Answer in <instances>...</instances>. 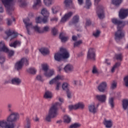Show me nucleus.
I'll list each match as a JSON object with an SVG mask.
<instances>
[{"instance_id":"1","label":"nucleus","mask_w":128,"mask_h":128,"mask_svg":"<svg viewBox=\"0 0 128 128\" xmlns=\"http://www.w3.org/2000/svg\"><path fill=\"white\" fill-rule=\"evenodd\" d=\"M20 118V115L16 112H12L8 118L7 122L6 120H0V128H14L16 122Z\"/></svg>"},{"instance_id":"2","label":"nucleus","mask_w":128,"mask_h":128,"mask_svg":"<svg viewBox=\"0 0 128 128\" xmlns=\"http://www.w3.org/2000/svg\"><path fill=\"white\" fill-rule=\"evenodd\" d=\"M112 24L117 26L118 30L115 32V40L117 42H120L122 38H124V32L122 30V28L126 26V22L122 21L118 18H112Z\"/></svg>"},{"instance_id":"3","label":"nucleus","mask_w":128,"mask_h":128,"mask_svg":"<svg viewBox=\"0 0 128 128\" xmlns=\"http://www.w3.org/2000/svg\"><path fill=\"white\" fill-rule=\"evenodd\" d=\"M23 22L25 24L28 34H31V28H33L34 32H38V34H42V31H40V28L38 26H32V22H30V18H26L23 20Z\"/></svg>"},{"instance_id":"4","label":"nucleus","mask_w":128,"mask_h":128,"mask_svg":"<svg viewBox=\"0 0 128 128\" xmlns=\"http://www.w3.org/2000/svg\"><path fill=\"white\" fill-rule=\"evenodd\" d=\"M24 64H25L26 66H28V59L26 58H22L20 60L17 62L15 64V69L16 70H22V66H24Z\"/></svg>"},{"instance_id":"5","label":"nucleus","mask_w":128,"mask_h":128,"mask_svg":"<svg viewBox=\"0 0 128 128\" xmlns=\"http://www.w3.org/2000/svg\"><path fill=\"white\" fill-rule=\"evenodd\" d=\"M62 106V104H60L58 102L54 103L49 110V114L50 116H56L58 115V106Z\"/></svg>"},{"instance_id":"6","label":"nucleus","mask_w":128,"mask_h":128,"mask_svg":"<svg viewBox=\"0 0 128 128\" xmlns=\"http://www.w3.org/2000/svg\"><path fill=\"white\" fill-rule=\"evenodd\" d=\"M87 59L92 62L96 60V50L94 48H90L87 54Z\"/></svg>"},{"instance_id":"7","label":"nucleus","mask_w":128,"mask_h":128,"mask_svg":"<svg viewBox=\"0 0 128 128\" xmlns=\"http://www.w3.org/2000/svg\"><path fill=\"white\" fill-rule=\"evenodd\" d=\"M5 8L7 9V12H8V14H12V12H10V8H12V2L14 0H1Z\"/></svg>"},{"instance_id":"8","label":"nucleus","mask_w":128,"mask_h":128,"mask_svg":"<svg viewBox=\"0 0 128 128\" xmlns=\"http://www.w3.org/2000/svg\"><path fill=\"white\" fill-rule=\"evenodd\" d=\"M96 14L100 20H102L104 18V6L99 5L96 8Z\"/></svg>"},{"instance_id":"9","label":"nucleus","mask_w":128,"mask_h":128,"mask_svg":"<svg viewBox=\"0 0 128 128\" xmlns=\"http://www.w3.org/2000/svg\"><path fill=\"white\" fill-rule=\"evenodd\" d=\"M128 16V8H121L119 12V18L120 20H124Z\"/></svg>"},{"instance_id":"10","label":"nucleus","mask_w":128,"mask_h":128,"mask_svg":"<svg viewBox=\"0 0 128 128\" xmlns=\"http://www.w3.org/2000/svg\"><path fill=\"white\" fill-rule=\"evenodd\" d=\"M108 88V84L106 82H101L98 86L97 88L100 92H104Z\"/></svg>"},{"instance_id":"11","label":"nucleus","mask_w":128,"mask_h":128,"mask_svg":"<svg viewBox=\"0 0 128 128\" xmlns=\"http://www.w3.org/2000/svg\"><path fill=\"white\" fill-rule=\"evenodd\" d=\"M72 14H74V12H70L64 14V17H62L61 19V22H66L68 20H70L72 16Z\"/></svg>"},{"instance_id":"12","label":"nucleus","mask_w":128,"mask_h":128,"mask_svg":"<svg viewBox=\"0 0 128 128\" xmlns=\"http://www.w3.org/2000/svg\"><path fill=\"white\" fill-rule=\"evenodd\" d=\"M60 52H62V54H61L62 56V58H64V60H66V58H70V53H68V52L66 49H64V48H60Z\"/></svg>"},{"instance_id":"13","label":"nucleus","mask_w":128,"mask_h":128,"mask_svg":"<svg viewBox=\"0 0 128 128\" xmlns=\"http://www.w3.org/2000/svg\"><path fill=\"white\" fill-rule=\"evenodd\" d=\"M6 34L8 36H10V40H13V38H16V36H18V32H16L15 31H12L9 30L6 32Z\"/></svg>"},{"instance_id":"14","label":"nucleus","mask_w":128,"mask_h":128,"mask_svg":"<svg viewBox=\"0 0 128 128\" xmlns=\"http://www.w3.org/2000/svg\"><path fill=\"white\" fill-rule=\"evenodd\" d=\"M96 98L100 102H104L106 100V94L96 95Z\"/></svg>"},{"instance_id":"15","label":"nucleus","mask_w":128,"mask_h":128,"mask_svg":"<svg viewBox=\"0 0 128 128\" xmlns=\"http://www.w3.org/2000/svg\"><path fill=\"white\" fill-rule=\"evenodd\" d=\"M62 77L58 75L56 76L54 78L52 79L50 81L49 84H56L58 82H60V80H61Z\"/></svg>"},{"instance_id":"16","label":"nucleus","mask_w":128,"mask_h":128,"mask_svg":"<svg viewBox=\"0 0 128 128\" xmlns=\"http://www.w3.org/2000/svg\"><path fill=\"white\" fill-rule=\"evenodd\" d=\"M64 70L68 74V72H72L74 70V66L70 64H68L64 66Z\"/></svg>"},{"instance_id":"17","label":"nucleus","mask_w":128,"mask_h":128,"mask_svg":"<svg viewBox=\"0 0 128 128\" xmlns=\"http://www.w3.org/2000/svg\"><path fill=\"white\" fill-rule=\"evenodd\" d=\"M44 74L46 78H52L54 74V70L52 69L49 70L47 72H44Z\"/></svg>"},{"instance_id":"18","label":"nucleus","mask_w":128,"mask_h":128,"mask_svg":"<svg viewBox=\"0 0 128 128\" xmlns=\"http://www.w3.org/2000/svg\"><path fill=\"white\" fill-rule=\"evenodd\" d=\"M80 22V16L78 15H76L74 16L72 22L69 23L70 26H72V24H78Z\"/></svg>"},{"instance_id":"19","label":"nucleus","mask_w":128,"mask_h":128,"mask_svg":"<svg viewBox=\"0 0 128 128\" xmlns=\"http://www.w3.org/2000/svg\"><path fill=\"white\" fill-rule=\"evenodd\" d=\"M12 84L16 86H20L22 83V80L18 78H14L12 80Z\"/></svg>"},{"instance_id":"20","label":"nucleus","mask_w":128,"mask_h":128,"mask_svg":"<svg viewBox=\"0 0 128 128\" xmlns=\"http://www.w3.org/2000/svg\"><path fill=\"white\" fill-rule=\"evenodd\" d=\"M88 108L90 112H92V114H96V112L97 109L94 104H90Z\"/></svg>"},{"instance_id":"21","label":"nucleus","mask_w":128,"mask_h":128,"mask_svg":"<svg viewBox=\"0 0 128 128\" xmlns=\"http://www.w3.org/2000/svg\"><path fill=\"white\" fill-rule=\"evenodd\" d=\"M66 34L64 32H61L60 34V38L62 42H66L68 40V37L65 36Z\"/></svg>"},{"instance_id":"22","label":"nucleus","mask_w":128,"mask_h":128,"mask_svg":"<svg viewBox=\"0 0 128 128\" xmlns=\"http://www.w3.org/2000/svg\"><path fill=\"white\" fill-rule=\"evenodd\" d=\"M40 52L43 54V56H44L46 54H50V50H48V48L43 47L40 49Z\"/></svg>"},{"instance_id":"23","label":"nucleus","mask_w":128,"mask_h":128,"mask_svg":"<svg viewBox=\"0 0 128 128\" xmlns=\"http://www.w3.org/2000/svg\"><path fill=\"white\" fill-rule=\"evenodd\" d=\"M104 124L107 128H110L112 126V124L111 120H108L106 118L104 119Z\"/></svg>"},{"instance_id":"24","label":"nucleus","mask_w":128,"mask_h":128,"mask_svg":"<svg viewBox=\"0 0 128 128\" xmlns=\"http://www.w3.org/2000/svg\"><path fill=\"white\" fill-rule=\"evenodd\" d=\"M54 60L57 62H60V60L62 59V54L60 52L56 53L54 56Z\"/></svg>"},{"instance_id":"25","label":"nucleus","mask_w":128,"mask_h":128,"mask_svg":"<svg viewBox=\"0 0 128 128\" xmlns=\"http://www.w3.org/2000/svg\"><path fill=\"white\" fill-rule=\"evenodd\" d=\"M40 2H42L40 0H36V2H34L33 5L34 10H38V8H40Z\"/></svg>"},{"instance_id":"26","label":"nucleus","mask_w":128,"mask_h":128,"mask_svg":"<svg viewBox=\"0 0 128 128\" xmlns=\"http://www.w3.org/2000/svg\"><path fill=\"white\" fill-rule=\"evenodd\" d=\"M64 122H66V124H70V122H72V118H70V116L66 114L64 116Z\"/></svg>"},{"instance_id":"27","label":"nucleus","mask_w":128,"mask_h":128,"mask_svg":"<svg viewBox=\"0 0 128 128\" xmlns=\"http://www.w3.org/2000/svg\"><path fill=\"white\" fill-rule=\"evenodd\" d=\"M45 98H52V93L50 91H46L44 95Z\"/></svg>"},{"instance_id":"28","label":"nucleus","mask_w":128,"mask_h":128,"mask_svg":"<svg viewBox=\"0 0 128 128\" xmlns=\"http://www.w3.org/2000/svg\"><path fill=\"white\" fill-rule=\"evenodd\" d=\"M76 110H84V104L82 102H78L76 104Z\"/></svg>"},{"instance_id":"29","label":"nucleus","mask_w":128,"mask_h":128,"mask_svg":"<svg viewBox=\"0 0 128 128\" xmlns=\"http://www.w3.org/2000/svg\"><path fill=\"white\" fill-rule=\"evenodd\" d=\"M42 68L44 72H46L49 70L50 66L47 64H42Z\"/></svg>"},{"instance_id":"30","label":"nucleus","mask_w":128,"mask_h":128,"mask_svg":"<svg viewBox=\"0 0 128 128\" xmlns=\"http://www.w3.org/2000/svg\"><path fill=\"white\" fill-rule=\"evenodd\" d=\"M64 4L66 8H70V6L72 4V0H65Z\"/></svg>"},{"instance_id":"31","label":"nucleus","mask_w":128,"mask_h":128,"mask_svg":"<svg viewBox=\"0 0 128 128\" xmlns=\"http://www.w3.org/2000/svg\"><path fill=\"white\" fill-rule=\"evenodd\" d=\"M52 12L54 14L58 12L60 10V8L59 6L53 7L52 8Z\"/></svg>"},{"instance_id":"32","label":"nucleus","mask_w":128,"mask_h":128,"mask_svg":"<svg viewBox=\"0 0 128 128\" xmlns=\"http://www.w3.org/2000/svg\"><path fill=\"white\" fill-rule=\"evenodd\" d=\"M10 46L11 48H16L17 46H20V42L18 40L14 41L13 43L10 44Z\"/></svg>"},{"instance_id":"33","label":"nucleus","mask_w":128,"mask_h":128,"mask_svg":"<svg viewBox=\"0 0 128 128\" xmlns=\"http://www.w3.org/2000/svg\"><path fill=\"white\" fill-rule=\"evenodd\" d=\"M41 14L44 16H48L50 14L46 8L42 9Z\"/></svg>"},{"instance_id":"34","label":"nucleus","mask_w":128,"mask_h":128,"mask_svg":"<svg viewBox=\"0 0 128 128\" xmlns=\"http://www.w3.org/2000/svg\"><path fill=\"white\" fill-rule=\"evenodd\" d=\"M68 86H70V84L67 82H64L62 84V88L66 92L69 90Z\"/></svg>"},{"instance_id":"35","label":"nucleus","mask_w":128,"mask_h":128,"mask_svg":"<svg viewBox=\"0 0 128 128\" xmlns=\"http://www.w3.org/2000/svg\"><path fill=\"white\" fill-rule=\"evenodd\" d=\"M27 72L29 74H36V70L34 68H29L28 69H27Z\"/></svg>"},{"instance_id":"36","label":"nucleus","mask_w":128,"mask_h":128,"mask_svg":"<svg viewBox=\"0 0 128 128\" xmlns=\"http://www.w3.org/2000/svg\"><path fill=\"white\" fill-rule=\"evenodd\" d=\"M122 2V0H112V3L114 6H118Z\"/></svg>"},{"instance_id":"37","label":"nucleus","mask_w":128,"mask_h":128,"mask_svg":"<svg viewBox=\"0 0 128 128\" xmlns=\"http://www.w3.org/2000/svg\"><path fill=\"white\" fill-rule=\"evenodd\" d=\"M128 100H124L122 101V107L124 110H126L128 108Z\"/></svg>"},{"instance_id":"38","label":"nucleus","mask_w":128,"mask_h":128,"mask_svg":"<svg viewBox=\"0 0 128 128\" xmlns=\"http://www.w3.org/2000/svg\"><path fill=\"white\" fill-rule=\"evenodd\" d=\"M114 98H109L108 100V102L109 104H110L111 108H114Z\"/></svg>"},{"instance_id":"39","label":"nucleus","mask_w":128,"mask_h":128,"mask_svg":"<svg viewBox=\"0 0 128 128\" xmlns=\"http://www.w3.org/2000/svg\"><path fill=\"white\" fill-rule=\"evenodd\" d=\"M26 128H30V119L28 118H26V124L25 125Z\"/></svg>"},{"instance_id":"40","label":"nucleus","mask_w":128,"mask_h":128,"mask_svg":"<svg viewBox=\"0 0 128 128\" xmlns=\"http://www.w3.org/2000/svg\"><path fill=\"white\" fill-rule=\"evenodd\" d=\"M82 44V40H79L78 41H77L75 42L74 44V48H78Z\"/></svg>"},{"instance_id":"41","label":"nucleus","mask_w":128,"mask_h":128,"mask_svg":"<svg viewBox=\"0 0 128 128\" xmlns=\"http://www.w3.org/2000/svg\"><path fill=\"white\" fill-rule=\"evenodd\" d=\"M18 2H19L20 6L22 8H24L26 6V1L24 0H18Z\"/></svg>"},{"instance_id":"42","label":"nucleus","mask_w":128,"mask_h":128,"mask_svg":"<svg viewBox=\"0 0 128 128\" xmlns=\"http://www.w3.org/2000/svg\"><path fill=\"white\" fill-rule=\"evenodd\" d=\"M44 2L46 6H50L52 4V0H44Z\"/></svg>"},{"instance_id":"43","label":"nucleus","mask_w":128,"mask_h":128,"mask_svg":"<svg viewBox=\"0 0 128 128\" xmlns=\"http://www.w3.org/2000/svg\"><path fill=\"white\" fill-rule=\"evenodd\" d=\"M90 6H92V2H90V0H86L85 8L88 9Z\"/></svg>"},{"instance_id":"44","label":"nucleus","mask_w":128,"mask_h":128,"mask_svg":"<svg viewBox=\"0 0 128 128\" xmlns=\"http://www.w3.org/2000/svg\"><path fill=\"white\" fill-rule=\"evenodd\" d=\"M80 127V124L78 123H75L72 124L70 126V128H78Z\"/></svg>"},{"instance_id":"45","label":"nucleus","mask_w":128,"mask_h":128,"mask_svg":"<svg viewBox=\"0 0 128 128\" xmlns=\"http://www.w3.org/2000/svg\"><path fill=\"white\" fill-rule=\"evenodd\" d=\"M55 118V117L52 115H50V114L48 113V116H46V122H52V120H51L52 118Z\"/></svg>"},{"instance_id":"46","label":"nucleus","mask_w":128,"mask_h":128,"mask_svg":"<svg viewBox=\"0 0 128 128\" xmlns=\"http://www.w3.org/2000/svg\"><path fill=\"white\" fill-rule=\"evenodd\" d=\"M10 49H8V48L6 45L3 46L2 48H0V52H6L7 53L8 52V50Z\"/></svg>"},{"instance_id":"47","label":"nucleus","mask_w":128,"mask_h":128,"mask_svg":"<svg viewBox=\"0 0 128 128\" xmlns=\"http://www.w3.org/2000/svg\"><path fill=\"white\" fill-rule=\"evenodd\" d=\"M7 54H8V56L9 58H12V56H14V51L9 50L7 52Z\"/></svg>"},{"instance_id":"48","label":"nucleus","mask_w":128,"mask_h":128,"mask_svg":"<svg viewBox=\"0 0 128 128\" xmlns=\"http://www.w3.org/2000/svg\"><path fill=\"white\" fill-rule=\"evenodd\" d=\"M117 83L116 80H114L111 84V88L112 90H114V88H116Z\"/></svg>"},{"instance_id":"49","label":"nucleus","mask_w":128,"mask_h":128,"mask_svg":"<svg viewBox=\"0 0 128 128\" xmlns=\"http://www.w3.org/2000/svg\"><path fill=\"white\" fill-rule=\"evenodd\" d=\"M100 34V30H96V32H93V36L95 38H98Z\"/></svg>"},{"instance_id":"50","label":"nucleus","mask_w":128,"mask_h":128,"mask_svg":"<svg viewBox=\"0 0 128 128\" xmlns=\"http://www.w3.org/2000/svg\"><path fill=\"white\" fill-rule=\"evenodd\" d=\"M6 60V58L2 54H0V64H2Z\"/></svg>"},{"instance_id":"51","label":"nucleus","mask_w":128,"mask_h":128,"mask_svg":"<svg viewBox=\"0 0 128 128\" xmlns=\"http://www.w3.org/2000/svg\"><path fill=\"white\" fill-rule=\"evenodd\" d=\"M116 59L118 60H122V54H118L116 55Z\"/></svg>"},{"instance_id":"52","label":"nucleus","mask_w":128,"mask_h":128,"mask_svg":"<svg viewBox=\"0 0 128 128\" xmlns=\"http://www.w3.org/2000/svg\"><path fill=\"white\" fill-rule=\"evenodd\" d=\"M68 108L70 110H76V104L74 105H70L68 106Z\"/></svg>"},{"instance_id":"53","label":"nucleus","mask_w":128,"mask_h":128,"mask_svg":"<svg viewBox=\"0 0 128 128\" xmlns=\"http://www.w3.org/2000/svg\"><path fill=\"white\" fill-rule=\"evenodd\" d=\"M52 32L53 36H56V34H58V30H56V28H52Z\"/></svg>"},{"instance_id":"54","label":"nucleus","mask_w":128,"mask_h":128,"mask_svg":"<svg viewBox=\"0 0 128 128\" xmlns=\"http://www.w3.org/2000/svg\"><path fill=\"white\" fill-rule=\"evenodd\" d=\"M92 72L94 74H98V69L96 68V66H94L92 70Z\"/></svg>"},{"instance_id":"55","label":"nucleus","mask_w":128,"mask_h":128,"mask_svg":"<svg viewBox=\"0 0 128 128\" xmlns=\"http://www.w3.org/2000/svg\"><path fill=\"white\" fill-rule=\"evenodd\" d=\"M50 30V26H45L43 28V30L42 31V32H48Z\"/></svg>"},{"instance_id":"56","label":"nucleus","mask_w":128,"mask_h":128,"mask_svg":"<svg viewBox=\"0 0 128 128\" xmlns=\"http://www.w3.org/2000/svg\"><path fill=\"white\" fill-rule=\"evenodd\" d=\"M12 104H8L7 108H8V112H12Z\"/></svg>"},{"instance_id":"57","label":"nucleus","mask_w":128,"mask_h":128,"mask_svg":"<svg viewBox=\"0 0 128 128\" xmlns=\"http://www.w3.org/2000/svg\"><path fill=\"white\" fill-rule=\"evenodd\" d=\"M36 24H41V22H42V18L38 16L36 19Z\"/></svg>"},{"instance_id":"58","label":"nucleus","mask_w":128,"mask_h":128,"mask_svg":"<svg viewBox=\"0 0 128 128\" xmlns=\"http://www.w3.org/2000/svg\"><path fill=\"white\" fill-rule=\"evenodd\" d=\"M124 82H125L126 86H128V76H126L124 78Z\"/></svg>"},{"instance_id":"59","label":"nucleus","mask_w":128,"mask_h":128,"mask_svg":"<svg viewBox=\"0 0 128 128\" xmlns=\"http://www.w3.org/2000/svg\"><path fill=\"white\" fill-rule=\"evenodd\" d=\"M66 92L68 98H72V92H70V90H68L66 91Z\"/></svg>"},{"instance_id":"60","label":"nucleus","mask_w":128,"mask_h":128,"mask_svg":"<svg viewBox=\"0 0 128 128\" xmlns=\"http://www.w3.org/2000/svg\"><path fill=\"white\" fill-rule=\"evenodd\" d=\"M48 16H44V18L42 19V22L44 24H46L48 22Z\"/></svg>"},{"instance_id":"61","label":"nucleus","mask_w":128,"mask_h":128,"mask_svg":"<svg viewBox=\"0 0 128 128\" xmlns=\"http://www.w3.org/2000/svg\"><path fill=\"white\" fill-rule=\"evenodd\" d=\"M36 80H39L40 82H44V79H42V77L41 76H38L36 78Z\"/></svg>"},{"instance_id":"62","label":"nucleus","mask_w":128,"mask_h":128,"mask_svg":"<svg viewBox=\"0 0 128 128\" xmlns=\"http://www.w3.org/2000/svg\"><path fill=\"white\" fill-rule=\"evenodd\" d=\"M56 90H60V82H58V83L56 84Z\"/></svg>"},{"instance_id":"63","label":"nucleus","mask_w":128,"mask_h":128,"mask_svg":"<svg viewBox=\"0 0 128 128\" xmlns=\"http://www.w3.org/2000/svg\"><path fill=\"white\" fill-rule=\"evenodd\" d=\"M7 24L8 26H10L12 22V19L10 18H7Z\"/></svg>"},{"instance_id":"64","label":"nucleus","mask_w":128,"mask_h":128,"mask_svg":"<svg viewBox=\"0 0 128 128\" xmlns=\"http://www.w3.org/2000/svg\"><path fill=\"white\" fill-rule=\"evenodd\" d=\"M5 46H6V44H4V42L1 41L0 42V48H2V47Z\"/></svg>"}]
</instances>
